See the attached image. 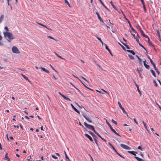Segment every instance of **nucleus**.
<instances>
[{"mask_svg":"<svg viewBox=\"0 0 161 161\" xmlns=\"http://www.w3.org/2000/svg\"><path fill=\"white\" fill-rule=\"evenodd\" d=\"M22 75L23 76V77L26 80H28L29 82H30L31 83V82L30 81L28 77H27L25 75L23 74H22Z\"/></svg>","mask_w":161,"mask_h":161,"instance_id":"19","label":"nucleus"},{"mask_svg":"<svg viewBox=\"0 0 161 161\" xmlns=\"http://www.w3.org/2000/svg\"><path fill=\"white\" fill-rule=\"evenodd\" d=\"M47 37H48V38H50V39H53V40H55V39L53 37H52V36H47Z\"/></svg>","mask_w":161,"mask_h":161,"instance_id":"44","label":"nucleus"},{"mask_svg":"<svg viewBox=\"0 0 161 161\" xmlns=\"http://www.w3.org/2000/svg\"><path fill=\"white\" fill-rule=\"evenodd\" d=\"M153 82L154 83L155 86H157L158 85H157L156 81L155 80H153Z\"/></svg>","mask_w":161,"mask_h":161,"instance_id":"49","label":"nucleus"},{"mask_svg":"<svg viewBox=\"0 0 161 161\" xmlns=\"http://www.w3.org/2000/svg\"><path fill=\"white\" fill-rule=\"evenodd\" d=\"M4 29L6 30L7 32H8V31H9L8 28L7 26L5 27Z\"/></svg>","mask_w":161,"mask_h":161,"instance_id":"47","label":"nucleus"},{"mask_svg":"<svg viewBox=\"0 0 161 161\" xmlns=\"http://www.w3.org/2000/svg\"><path fill=\"white\" fill-rule=\"evenodd\" d=\"M106 123L108 125V126L109 127L110 129L111 130L113 131L114 133L115 134H116L117 136H120V135L118 133L116 132V131L113 129L112 127L111 126V125H110L109 123L106 120Z\"/></svg>","mask_w":161,"mask_h":161,"instance_id":"3","label":"nucleus"},{"mask_svg":"<svg viewBox=\"0 0 161 161\" xmlns=\"http://www.w3.org/2000/svg\"><path fill=\"white\" fill-rule=\"evenodd\" d=\"M126 51L128 52L132 53L133 55H135V53L133 50H126Z\"/></svg>","mask_w":161,"mask_h":161,"instance_id":"22","label":"nucleus"},{"mask_svg":"<svg viewBox=\"0 0 161 161\" xmlns=\"http://www.w3.org/2000/svg\"><path fill=\"white\" fill-rule=\"evenodd\" d=\"M134 122H135L136 124H137V125L138 124V123H137V121H136V119H135V118H134Z\"/></svg>","mask_w":161,"mask_h":161,"instance_id":"57","label":"nucleus"},{"mask_svg":"<svg viewBox=\"0 0 161 161\" xmlns=\"http://www.w3.org/2000/svg\"><path fill=\"white\" fill-rule=\"evenodd\" d=\"M116 11H117L119 13H122L123 14H124L123 11L121 9H119V10L117 9V10Z\"/></svg>","mask_w":161,"mask_h":161,"instance_id":"32","label":"nucleus"},{"mask_svg":"<svg viewBox=\"0 0 161 161\" xmlns=\"http://www.w3.org/2000/svg\"><path fill=\"white\" fill-rule=\"evenodd\" d=\"M134 158H135L138 161H145V160L139 158L138 157L135 156Z\"/></svg>","mask_w":161,"mask_h":161,"instance_id":"17","label":"nucleus"},{"mask_svg":"<svg viewBox=\"0 0 161 161\" xmlns=\"http://www.w3.org/2000/svg\"><path fill=\"white\" fill-rule=\"evenodd\" d=\"M31 155H30L29 156H28V157H27V160L28 161H30V158H31Z\"/></svg>","mask_w":161,"mask_h":161,"instance_id":"51","label":"nucleus"},{"mask_svg":"<svg viewBox=\"0 0 161 161\" xmlns=\"http://www.w3.org/2000/svg\"><path fill=\"white\" fill-rule=\"evenodd\" d=\"M141 2L142 3V4L143 5L144 10L146 12V8L145 6V3H144V0H141Z\"/></svg>","mask_w":161,"mask_h":161,"instance_id":"15","label":"nucleus"},{"mask_svg":"<svg viewBox=\"0 0 161 161\" xmlns=\"http://www.w3.org/2000/svg\"><path fill=\"white\" fill-rule=\"evenodd\" d=\"M137 91H138V92H139V94H141V92H140V89H139V88H137Z\"/></svg>","mask_w":161,"mask_h":161,"instance_id":"56","label":"nucleus"},{"mask_svg":"<svg viewBox=\"0 0 161 161\" xmlns=\"http://www.w3.org/2000/svg\"><path fill=\"white\" fill-rule=\"evenodd\" d=\"M139 28V30L141 32V35L144 37L145 38H148V36L146 35L143 32V31L142 30L140 26H138Z\"/></svg>","mask_w":161,"mask_h":161,"instance_id":"7","label":"nucleus"},{"mask_svg":"<svg viewBox=\"0 0 161 161\" xmlns=\"http://www.w3.org/2000/svg\"><path fill=\"white\" fill-rule=\"evenodd\" d=\"M81 78L82 79H84V80H85V81H87V80L84 78V77H83V76H82L81 77Z\"/></svg>","mask_w":161,"mask_h":161,"instance_id":"61","label":"nucleus"},{"mask_svg":"<svg viewBox=\"0 0 161 161\" xmlns=\"http://www.w3.org/2000/svg\"><path fill=\"white\" fill-rule=\"evenodd\" d=\"M88 132L91 135H92L94 139V138H97V137L93 132L90 131H88Z\"/></svg>","mask_w":161,"mask_h":161,"instance_id":"10","label":"nucleus"},{"mask_svg":"<svg viewBox=\"0 0 161 161\" xmlns=\"http://www.w3.org/2000/svg\"><path fill=\"white\" fill-rule=\"evenodd\" d=\"M148 38V43L149 45L151 47H152L153 48H154V49H155V48H154V46L152 43L150 42V39H149V37H148V38Z\"/></svg>","mask_w":161,"mask_h":161,"instance_id":"12","label":"nucleus"},{"mask_svg":"<svg viewBox=\"0 0 161 161\" xmlns=\"http://www.w3.org/2000/svg\"><path fill=\"white\" fill-rule=\"evenodd\" d=\"M4 17V15H2L0 17V21L1 22H2V20L3 19Z\"/></svg>","mask_w":161,"mask_h":161,"instance_id":"28","label":"nucleus"},{"mask_svg":"<svg viewBox=\"0 0 161 161\" xmlns=\"http://www.w3.org/2000/svg\"><path fill=\"white\" fill-rule=\"evenodd\" d=\"M102 4L103 5V6L107 10H109V9L102 2L101 0H99Z\"/></svg>","mask_w":161,"mask_h":161,"instance_id":"20","label":"nucleus"},{"mask_svg":"<svg viewBox=\"0 0 161 161\" xmlns=\"http://www.w3.org/2000/svg\"><path fill=\"white\" fill-rule=\"evenodd\" d=\"M64 99L67 100L68 101H70V100L69 98L68 97L65 96V97L64 98Z\"/></svg>","mask_w":161,"mask_h":161,"instance_id":"40","label":"nucleus"},{"mask_svg":"<svg viewBox=\"0 0 161 161\" xmlns=\"http://www.w3.org/2000/svg\"><path fill=\"white\" fill-rule=\"evenodd\" d=\"M40 68L44 72L46 73H49V71H48V70H47L46 69L44 68H43V67H41Z\"/></svg>","mask_w":161,"mask_h":161,"instance_id":"16","label":"nucleus"},{"mask_svg":"<svg viewBox=\"0 0 161 161\" xmlns=\"http://www.w3.org/2000/svg\"><path fill=\"white\" fill-rule=\"evenodd\" d=\"M129 57L131 59L133 60L134 59V57L131 55H128Z\"/></svg>","mask_w":161,"mask_h":161,"instance_id":"36","label":"nucleus"},{"mask_svg":"<svg viewBox=\"0 0 161 161\" xmlns=\"http://www.w3.org/2000/svg\"><path fill=\"white\" fill-rule=\"evenodd\" d=\"M96 14L97 15L98 19L100 20L101 22H102L103 23V21L101 19V17H100L99 14L97 12H96Z\"/></svg>","mask_w":161,"mask_h":161,"instance_id":"14","label":"nucleus"},{"mask_svg":"<svg viewBox=\"0 0 161 161\" xmlns=\"http://www.w3.org/2000/svg\"><path fill=\"white\" fill-rule=\"evenodd\" d=\"M25 118L26 119H29V117L28 116H25Z\"/></svg>","mask_w":161,"mask_h":161,"instance_id":"64","label":"nucleus"},{"mask_svg":"<svg viewBox=\"0 0 161 161\" xmlns=\"http://www.w3.org/2000/svg\"><path fill=\"white\" fill-rule=\"evenodd\" d=\"M110 3L111 4V5L112 6V7L114 9L116 10H117V8H116V7H115V6L113 4V2L111 1L110 2Z\"/></svg>","mask_w":161,"mask_h":161,"instance_id":"23","label":"nucleus"},{"mask_svg":"<svg viewBox=\"0 0 161 161\" xmlns=\"http://www.w3.org/2000/svg\"><path fill=\"white\" fill-rule=\"evenodd\" d=\"M4 36L6 38H8L7 39V41L10 42V40H13L15 38V37L14 35H13L12 33L8 32H4L3 33Z\"/></svg>","mask_w":161,"mask_h":161,"instance_id":"1","label":"nucleus"},{"mask_svg":"<svg viewBox=\"0 0 161 161\" xmlns=\"http://www.w3.org/2000/svg\"><path fill=\"white\" fill-rule=\"evenodd\" d=\"M86 119L89 123H92V121L88 117H87Z\"/></svg>","mask_w":161,"mask_h":161,"instance_id":"33","label":"nucleus"},{"mask_svg":"<svg viewBox=\"0 0 161 161\" xmlns=\"http://www.w3.org/2000/svg\"><path fill=\"white\" fill-rule=\"evenodd\" d=\"M82 115L85 119H86V118L87 117L86 116V115L84 113H83L82 114Z\"/></svg>","mask_w":161,"mask_h":161,"instance_id":"48","label":"nucleus"},{"mask_svg":"<svg viewBox=\"0 0 161 161\" xmlns=\"http://www.w3.org/2000/svg\"><path fill=\"white\" fill-rule=\"evenodd\" d=\"M84 124L85 126L86 127L89 129L92 130L94 132H95V131H96L94 129V127L92 125L88 124L86 122H85L84 123Z\"/></svg>","mask_w":161,"mask_h":161,"instance_id":"2","label":"nucleus"},{"mask_svg":"<svg viewBox=\"0 0 161 161\" xmlns=\"http://www.w3.org/2000/svg\"><path fill=\"white\" fill-rule=\"evenodd\" d=\"M150 71L151 72V73H152V74L153 75L154 77H156V75H155V74L154 72V71L153 69H151L150 70Z\"/></svg>","mask_w":161,"mask_h":161,"instance_id":"25","label":"nucleus"},{"mask_svg":"<svg viewBox=\"0 0 161 161\" xmlns=\"http://www.w3.org/2000/svg\"><path fill=\"white\" fill-rule=\"evenodd\" d=\"M64 0V1L65 3H66L69 7H70V4L69 3V2H68V1L67 0Z\"/></svg>","mask_w":161,"mask_h":161,"instance_id":"30","label":"nucleus"},{"mask_svg":"<svg viewBox=\"0 0 161 161\" xmlns=\"http://www.w3.org/2000/svg\"><path fill=\"white\" fill-rule=\"evenodd\" d=\"M70 105L75 111L77 113H78L79 114H80V111L79 110H78L72 103L70 104Z\"/></svg>","mask_w":161,"mask_h":161,"instance_id":"9","label":"nucleus"},{"mask_svg":"<svg viewBox=\"0 0 161 161\" xmlns=\"http://www.w3.org/2000/svg\"><path fill=\"white\" fill-rule=\"evenodd\" d=\"M114 151V152H115V153H117V151L115 149V148L114 147H112Z\"/></svg>","mask_w":161,"mask_h":161,"instance_id":"53","label":"nucleus"},{"mask_svg":"<svg viewBox=\"0 0 161 161\" xmlns=\"http://www.w3.org/2000/svg\"><path fill=\"white\" fill-rule=\"evenodd\" d=\"M123 15L124 16L125 20H126L127 21H128L129 20L126 17L125 15L124 14H123Z\"/></svg>","mask_w":161,"mask_h":161,"instance_id":"54","label":"nucleus"},{"mask_svg":"<svg viewBox=\"0 0 161 161\" xmlns=\"http://www.w3.org/2000/svg\"><path fill=\"white\" fill-rule=\"evenodd\" d=\"M135 39L136 40V42H137V43H138V44H139V43H140V42H139V40L137 39V38H136Z\"/></svg>","mask_w":161,"mask_h":161,"instance_id":"60","label":"nucleus"},{"mask_svg":"<svg viewBox=\"0 0 161 161\" xmlns=\"http://www.w3.org/2000/svg\"><path fill=\"white\" fill-rule=\"evenodd\" d=\"M156 31L157 33V36L158 37V39L161 42V38L160 36L159 31L158 30H156Z\"/></svg>","mask_w":161,"mask_h":161,"instance_id":"8","label":"nucleus"},{"mask_svg":"<svg viewBox=\"0 0 161 161\" xmlns=\"http://www.w3.org/2000/svg\"><path fill=\"white\" fill-rule=\"evenodd\" d=\"M54 53L56 54V55L58 57L61 58H62V59H64L61 56H59V55L58 54L56 53V52H54Z\"/></svg>","mask_w":161,"mask_h":161,"instance_id":"37","label":"nucleus"},{"mask_svg":"<svg viewBox=\"0 0 161 161\" xmlns=\"http://www.w3.org/2000/svg\"><path fill=\"white\" fill-rule=\"evenodd\" d=\"M132 153H131V154H132L133 155H134V156H136V154H137V153L136 152H135V151H132Z\"/></svg>","mask_w":161,"mask_h":161,"instance_id":"34","label":"nucleus"},{"mask_svg":"<svg viewBox=\"0 0 161 161\" xmlns=\"http://www.w3.org/2000/svg\"><path fill=\"white\" fill-rule=\"evenodd\" d=\"M111 121L112 122L114 123V124L115 125H117V123L115 121L114 119H112V120H111Z\"/></svg>","mask_w":161,"mask_h":161,"instance_id":"42","label":"nucleus"},{"mask_svg":"<svg viewBox=\"0 0 161 161\" xmlns=\"http://www.w3.org/2000/svg\"><path fill=\"white\" fill-rule=\"evenodd\" d=\"M130 33L134 37V38L135 39H136V36L135 35V34H133L132 33L131 31H130Z\"/></svg>","mask_w":161,"mask_h":161,"instance_id":"41","label":"nucleus"},{"mask_svg":"<svg viewBox=\"0 0 161 161\" xmlns=\"http://www.w3.org/2000/svg\"><path fill=\"white\" fill-rule=\"evenodd\" d=\"M65 160L66 161H70V159L67 154L65 156Z\"/></svg>","mask_w":161,"mask_h":161,"instance_id":"29","label":"nucleus"},{"mask_svg":"<svg viewBox=\"0 0 161 161\" xmlns=\"http://www.w3.org/2000/svg\"><path fill=\"white\" fill-rule=\"evenodd\" d=\"M126 48L128 49H130V47H129V46L128 45H126Z\"/></svg>","mask_w":161,"mask_h":161,"instance_id":"58","label":"nucleus"},{"mask_svg":"<svg viewBox=\"0 0 161 161\" xmlns=\"http://www.w3.org/2000/svg\"><path fill=\"white\" fill-rule=\"evenodd\" d=\"M138 62L140 65H142V60L141 58H139Z\"/></svg>","mask_w":161,"mask_h":161,"instance_id":"27","label":"nucleus"},{"mask_svg":"<svg viewBox=\"0 0 161 161\" xmlns=\"http://www.w3.org/2000/svg\"><path fill=\"white\" fill-rule=\"evenodd\" d=\"M118 104L119 108L122 110L123 113L128 116L127 112L125 111L124 108L122 107L121 103L119 101L118 102Z\"/></svg>","mask_w":161,"mask_h":161,"instance_id":"5","label":"nucleus"},{"mask_svg":"<svg viewBox=\"0 0 161 161\" xmlns=\"http://www.w3.org/2000/svg\"><path fill=\"white\" fill-rule=\"evenodd\" d=\"M97 138H94V141H95V142L96 144V145H97L98 146V143H97Z\"/></svg>","mask_w":161,"mask_h":161,"instance_id":"43","label":"nucleus"},{"mask_svg":"<svg viewBox=\"0 0 161 161\" xmlns=\"http://www.w3.org/2000/svg\"><path fill=\"white\" fill-rule=\"evenodd\" d=\"M96 37L97 38L98 40L99 41H101V38L99 37L98 36H96Z\"/></svg>","mask_w":161,"mask_h":161,"instance_id":"50","label":"nucleus"},{"mask_svg":"<svg viewBox=\"0 0 161 161\" xmlns=\"http://www.w3.org/2000/svg\"><path fill=\"white\" fill-rule=\"evenodd\" d=\"M142 123L144 125V126L145 129H146V130H147V131H148L147 127V125H146V124L144 122V121H143Z\"/></svg>","mask_w":161,"mask_h":161,"instance_id":"26","label":"nucleus"},{"mask_svg":"<svg viewBox=\"0 0 161 161\" xmlns=\"http://www.w3.org/2000/svg\"><path fill=\"white\" fill-rule=\"evenodd\" d=\"M70 84L75 88L80 93V94L82 95L83 96V94L82 93V92H80V91L77 88H76L75 86L72 83H70Z\"/></svg>","mask_w":161,"mask_h":161,"instance_id":"21","label":"nucleus"},{"mask_svg":"<svg viewBox=\"0 0 161 161\" xmlns=\"http://www.w3.org/2000/svg\"><path fill=\"white\" fill-rule=\"evenodd\" d=\"M12 52L15 53H19L18 48L14 46L12 48Z\"/></svg>","mask_w":161,"mask_h":161,"instance_id":"6","label":"nucleus"},{"mask_svg":"<svg viewBox=\"0 0 161 161\" xmlns=\"http://www.w3.org/2000/svg\"><path fill=\"white\" fill-rule=\"evenodd\" d=\"M150 62L151 63L152 65H153V64H154V63H153V60H152V59H150Z\"/></svg>","mask_w":161,"mask_h":161,"instance_id":"52","label":"nucleus"},{"mask_svg":"<svg viewBox=\"0 0 161 161\" xmlns=\"http://www.w3.org/2000/svg\"><path fill=\"white\" fill-rule=\"evenodd\" d=\"M139 45L147 51L146 48L142 44H141L140 43H139Z\"/></svg>","mask_w":161,"mask_h":161,"instance_id":"38","label":"nucleus"},{"mask_svg":"<svg viewBox=\"0 0 161 161\" xmlns=\"http://www.w3.org/2000/svg\"><path fill=\"white\" fill-rule=\"evenodd\" d=\"M137 148L139 149L141 151H143V149L142 148V147L140 146H138L137 147Z\"/></svg>","mask_w":161,"mask_h":161,"instance_id":"46","label":"nucleus"},{"mask_svg":"<svg viewBox=\"0 0 161 161\" xmlns=\"http://www.w3.org/2000/svg\"><path fill=\"white\" fill-rule=\"evenodd\" d=\"M51 156L54 159H58V158L57 157L55 156L54 155H52Z\"/></svg>","mask_w":161,"mask_h":161,"instance_id":"39","label":"nucleus"},{"mask_svg":"<svg viewBox=\"0 0 161 161\" xmlns=\"http://www.w3.org/2000/svg\"><path fill=\"white\" fill-rule=\"evenodd\" d=\"M130 27V28L131 30L133 32H134L135 33H137V32L132 27L131 25H129Z\"/></svg>","mask_w":161,"mask_h":161,"instance_id":"24","label":"nucleus"},{"mask_svg":"<svg viewBox=\"0 0 161 161\" xmlns=\"http://www.w3.org/2000/svg\"><path fill=\"white\" fill-rule=\"evenodd\" d=\"M84 135L86 137H87L91 141V142L93 141V139H92V137L90 135H88L87 134H84Z\"/></svg>","mask_w":161,"mask_h":161,"instance_id":"11","label":"nucleus"},{"mask_svg":"<svg viewBox=\"0 0 161 161\" xmlns=\"http://www.w3.org/2000/svg\"><path fill=\"white\" fill-rule=\"evenodd\" d=\"M5 158H9L8 157V153H6L5 155Z\"/></svg>","mask_w":161,"mask_h":161,"instance_id":"55","label":"nucleus"},{"mask_svg":"<svg viewBox=\"0 0 161 161\" xmlns=\"http://www.w3.org/2000/svg\"><path fill=\"white\" fill-rule=\"evenodd\" d=\"M119 44L121 46V47H122V48L125 51H126V49L123 46H122L120 43H119Z\"/></svg>","mask_w":161,"mask_h":161,"instance_id":"35","label":"nucleus"},{"mask_svg":"<svg viewBox=\"0 0 161 161\" xmlns=\"http://www.w3.org/2000/svg\"><path fill=\"white\" fill-rule=\"evenodd\" d=\"M94 133L97 135L99 137H100L101 139L102 138L101 136L99 135V134L96 131H95Z\"/></svg>","mask_w":161,"mask_h":161,"instance_id":"31","label":"nucleus"},{"mask_svg":"<svg viewBox=\"0 0 161 161\" xmlns=\"http://www.w3.org/2000/svg\"><path fill=\"white\" fill-rule=\"evenodd\" d=\"M104 45L105 46L106 49V50H107L108 51V52L110 53L111 55H112V53L111 52L110 50L109 49V48H108V46H107V45L106 44H104Z\"/></svg>","mask_w":161,"mask_h":161,"instance_id":"18","label":"nucleus"},{"mask_svg":"<svg viewBox=\"0 0 161 161\" xmlns=\"http://www.w3.org/2000/svg\"><path fill=\"white\" fill-rule=\"evenodd\" d=\"M120 145L121 147H122L124 149H125L130 150L131 149V148L130 147L125 144H120Z\"/></svg>","mask_w":161,"mask_h":161,"instance_id":"4","label":"nucleus"},{"mask_svg":"<svg viewBox=\"0 0 161 161\" xmlns=\"http://www.w3.org/2000/svg\"><path fill=\"white\" fill-rule=\"evenodd\" d=\"M146 60H145V61H143V64H144V66L147 69H149V68H150V67H149V66L146 63Z\"/></svg>","mask_w":161,"mask_h":161,"instance_id":"13","label":"nucleus"},{"mask_svg":"<svg viewBox=\"0 0 161 161\" xmlns=\"http://www.w3.org/2000/svg\"><path fill=\"white\" fill-rule=\"evenodd\" d=\"M157 105H158V107H159V108H160V109L161 110V107L160 105H159V104H157Z\"/></svg>","mask_w":161,"mask_h":161,"instance_id":"62","label":"nucleus"},{"mask_svg":"<svg viewBox=\"0 0 161 161\" xmlns=\"http://www.w3.org/2000/svg\"><path fill=\"white\" fill-rule=\"evenodd\" d=\"M120 157L124 158H125L123 157L121 155H120V154H119L118 152H117V153H116Z\"/></svg>","mask_w":161,"mask_h":161,"instance_id":"45","label":"nucleus"},{"mask_svg":"<svg viewBox=\"0 0 161 161\" xmlns=\"http://www.w3.org/2000/svg\"><path fill=\"white\" fill-rule=\"evenodd\" d=\"M156 72H157V73L159 75V74H160V72H159L158 71V69L156 71Z\"/></svg>","mask_w":161,"mask_h":161,"instance_id":"63","label":"nucleus"},{"mask_svg":"<svg viewBox=\"0 0 161 161\" xmlns=\"http://www.w3.org/2000/svg\"><path fill=\"white\" fill-rule=\"evenodd\" d=\"M136 33V37H138L140 38V37L139 36V35L138 34V33Z\"/></svg>","mask_w":161,"mask_h":161,"instance_id":"59","label":"nucleus"}]
</instances>
